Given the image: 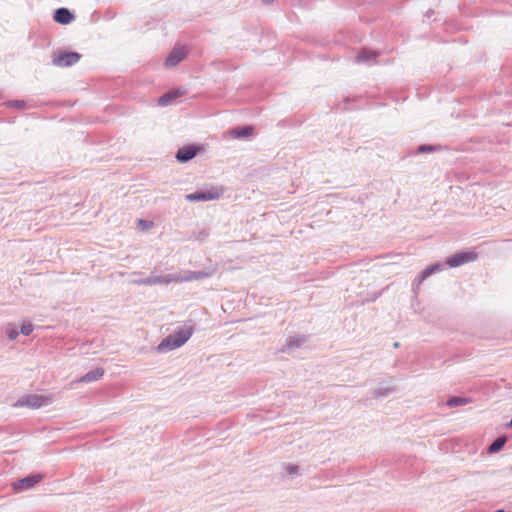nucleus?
<instances>
[{"mask_svg": "<svg viewBox=\"0 0 512 512\" xmlns=\"http://www.w3.org/2000/svg\"><path fill=\"white\" fill-rule=\"evenodd\" d=\"M104 375V370L103 368H96L88 373H86L84 376L80 377L79 379H77L75 382L76 383H81V382H94V381H97L99 380L102 376Z\"/></svg>", "mask_w": 512, "mask_h": 512, "instance_id": "10", "label": "nucleus"}, {"mask_svg": "<svg viewBox=\"0 0 512 512\" xmlns=\"http://www.w3.org/2000/svg\"><path fill=\"white\" fill-rule=\"evenodd\" d=\"M182 93L180 91H170L165 93L158 99V104L161 106L169 105L173 100L181 96Z\"/></svg>", "mask_w": 512, "mask_h": 512, "instance_id": "12", "label": "nucleus"}, {"mask_svg": "<svg viewBox=\"0 0 512 512\" xmlns=\"http://www.w3.org/2000/svg\"><path fill=\"white\" fill-rule=\"evenodd\" d=\"M187 51L185 48L174 49L166 58L165 65L167 67H174L180 63L186 56Z\"/></svg>", "mask_w": 512, "mask_h": 512, "instance_id": "8", "label": "nucleus"}, {"mask_svg": "<svg viewBox=\"0 0 512 512\" xmlns=\"http://www.w3.org/2000/svg\"><path fill=\"white\" fill-rule=\"evenodd\" d=\"M52 401L53 399L51 395L28 394L19 398L14 406L37 409L42 406L51 404Z\"/></svg>", "mask_w": 512, "mask_h": 512, "instance_id": "2", "label": "nucleus"}, {"mask_svg": "<svg viewBox=\"0 0 512 512\" xmlns=\"http://www.w3.org/2000/svg\"><path fill=\"white\" fill-rule=\"evenodd\" d=\"M223 195V189L220 187H213L206 191H197L194 193L187 194L185 199L189 202L196 201H211L217 200Z\"/></svg>", "mask_w": 512, "mask_h": 512, "instance_id": "3", "label": "nucleus"}, {"mask_svg": "<svg viewBox=\"0 0 512 512\" xmlns=\"http://www.w3.org/2000/svg\"><path fill=\"white\" fill-rule=\"evenodd\" d=\"M154 285H169L175 283L174 274L153 276Z\"/></svg>", "mask_w": 512, "mask_h": 512, "instance_id": "14", "label": "nucleus"}, {"mask_svg": "<svg viewBox=\"0 0 512 512\" xmlns=\"http://www.w3.org/2000/svg\"><path fill=\"white\" fill-rule=\"evenodd\" d=\"M175 283L190 282L193 281V271L187 270L182 273H175Z\"/></svg>", "mask_w": 512, "mask_h": 512, "instance_id": "16", "label": "nucleus"}, {"mask_svg": "<svg viewBox=\"0 0 512 512\" xmlns=\"http://www.w3.org/2000/svg\"><path fill=\"white\" fill-rule=\"evenodd\" d=\"M286 472L289 475H296L299 473V467L297 465H288L286 467Z\"/></svg>", "mask_w": 512, "mask_h": 512, "instance_id": "23", "label": "nucleus"}, {"mask_svg": "<svg viewBox=\"0 0 512 512\" xmlns=\"http://www.w3.org/2000/svg\"><path fill=\"white\" fill-rule=\"evenodd\" d=\"M478 255L474 251L459 252L446 260V264L451 267H459L469 262H473L477 259Z\"/></svg>", "mask_w": 512, "mask_h": 512, "instance_id": "4", "label": "nucleus"}, {"mask_svg": "<svg viewBox=\"0 0 512 512\" xmlns=\"http://www.w3.org/2000/svg\"><path fill=\"white\" fill-rule=\"evenodd\" d=\"M198 152V147L195 145H189L183 148H180L176 153V159L181 162L185 163L191 160L196 156Z\"/></svg>", "mask_w": 512, "mask_h": 512, "instance_id": "7", "label": "nucleus"}, {"mask_svg": "<svg viewBox=\"0 0 512 512\" xmlns=\"http://www.w3.org/2000/svg\"><path fill=\"white\" fill-rule=\"evenodd\" d=\"M143 279H144V285L145 286H152V285H154L153 276H149V277H146V278H143Z\"/></svg>", "mask_w": 512, "mask_h": 512, "instance_id": "26", "label": "nucleus"}, {"mask_svg": "<svg viewBox=\"0 0 512 512\" xmlns=\"http://www.w3.org/2000/svg\"><path fill=\"white\" fill-rule=\"evenodd\" d=\"M42 479L41 474L27 476L13 483V488L16 491H25L27 489L32 488Z\"/></svg>", "mask_w": 512, "mask_h": 512, "instance_id": "6", "label": "nucleus"}, {"mask_svg": "<svg viewBox=\"0 0 512 512\" xmlns=\"http://www.w3.org/2000/svg\"><path fill=\"white\" fill-rule=\"evenodd\" d=\"M13 105H14V106H16V107H19V108H20V107H23V106H24V102H22V101H15V102L13 103Z\"/></svg>", "mask_w": 512, "mask_h": 512, "instance_id": "28", "label": "nucleus"}, {"mask_svg": "<svg viewBox=\"0 0 512 512\" xmlns=\"http://www.w3.org/2000/svg\"><path fill=\"white\" fill-rule=\"evenodd\" d=\"M209 277V274L203 271H193V281Z\"/></svg>", "mask_w": 512, "mask_h": 512, "instance_id": "22", "label": "nucleus"}, {"mask_svg": "<svg viewBox=\"0 0 512 512\" xmlns=\"http://www.w3.org/2000/svg\"><path fill=\"white\" fill-rule=\"evenodd\" d=\"M287 345L288 347L292 348V347H298L301 345V340L299 339H289L288 342H287Z\"/></svg>", "mask_w": 512, "mask_h": 512, "instance_id": "24", "label": "nucleus"}, {"mask_svg": "<svg viewBox=\"0 0 512 512\" xmlns=\"http://www.w3.org/2000/svg\"><path fill=\"white\" fill-rule=\"evenodd\" d=\"M80 59V54L77 52H65L53 59V64L60 67H68L77 63Z\"/></svg>", "mask_w": 512, "mask_h": 512, "instance_id": "5", "label": "nucleus"}, {"mask_svg": "<svg viewBox=\"0 0 512 512\" xmlns=\"http://www.w3.org/2000/svg\"><path fill=\"white\" fill-rule=\"evenodd\" d=\"M138 225L142 227V229H150L153 224L151 222H147L145 220L140 219L138 221Z\"/></svg>", "mask_w": 512, "mask_h": 512, "instance_id": "25", "label": "nucleus"}, {"mask_svg": "<svg viewBox=\"0 0 512 512\" xmlns=\"http://www.w3.org/2000/svg\"><path fill=\"white\" fill-rule=\"evenodd\" d=\"M393 391L392 388L380 386L375 389L372 393L373 398L385 397L388 396Z\"/></svg>", "mask_w": 512, "mask_h": 512, "instance_id": "19", "label": "nucleus"}, {"mask_svg": "<svg viewBox=\"0 0 512 512\" xmlns=\"http://www.w3.org/2000/svg\"><path fill=\"white\" fill-rule=\"evenodd\" d=\"M134 283L138 284V285H144V279L136 280V281H134Z\"/></svg>", "mask_w": 512, "mask_h": 512, "instance_id": "29", "label": "nucleus"}, {"mask_svg": "<svg viewBox=\"0 0 512 512\" xmlns=\"http://www.w3.org/2000/svg\"><path fill=\"white\" fill-rule=\"evenodd\" d=\"M506 442V438L505 437H499L497 438L488 448V451L490 453H496L498 451H500L504 444Z\"/></svg>", "mask_w": 512, "mask_h": 512, "instance_id": "17", "label": "nucleus"}, {"mask_svg": "<svg viewBox=\"0 0 512 512\" xmlns=\"http://www.w3.org/2000/svg\"><path fill=\"white\" fill-rule=\"evenodd\" d=\"M377 54L369 49H362L356 57L357 62H368L375 59Z\"/></svg>", "mask_w": 512, "mask_h": 512, "instance_id": "15", "label": "nucleus"}, {"mask_svg": "<svg viewBox=\"0 0 512 512\" xmlns=\"http://www.w3.org/2000/svg\"><path fill=\"white\" fill-rule=\"evenodd\" d=\"M193 334L192 327L180 329L163 339L157 346V351L164 353L181 347Z\"/></svg>", "mask_w": 512, "mask_h": 512, "instance_id": "1", "label": "nucleus"}, {"mask_svg": "<svg viewBox=\"0 0 512 512\" xmlns=\"http://www.w3.org/2000/svg\"><path fill=\"white\" fill-rule=\"evenodd\" d=\"M470 402V400L468 398H463V397H451L448 399L447 401V405L449 407H457V406H462V405H466Z\"/></svg>", "mask_w": 512, "mask_h": 512, "instance_id": "18", "label": "nucleus"}, {"mask_svg": "<svg viewBox=\"0 0 512 512\" xmlns=\"http://www.w3.org/2000/svg\"><path fill=\"white\" fill-rule=\"evenodd\" d=\"M73 18V14L66 8H59L54 14V20L60 24H69Z\"/></svg>", "mask_w": 512, "mask_h": 512, "instance_id": "9", "label": "nucleus"}, {"mask_svg": "<svg viewBox=\"0 0 512 512\" xmlns=\"http://www.w3.org/2000/svg\"><path fill=\"white\" fill-rule=\"evenodd\" d=\"M253 128L251 126H245L242 128L232 129L230 134L233 138H245L252 134Z\"/></svg>", "mask_w": 512, "mask_h": 512, "instance_id": "13", "label": "nucleus"}, {"mask_svg": "<svg viewBox=\"0 0 512 512\" xmlns=\"http://www.w3.org/2000/svg\"><path fill=\"white\" fill-rule=\"evenodd\" d=\"M495 512H505V511L500 509V510H496Z\"/></svg>", "mask_w": 512, "mask_h": 512, "instance_id": "30", "label": "nucleus"}, {"mask_svg": "<svg viewBox=\"0 0 512 512\" xmlns=\"http://www.w3.org/2000/svg\"><path fill=\"white\" fill-rule=\"evenodd\" d=\"M442 270V266L439 263L433 264L430 267L426 268L422 271V273L417 278V284L420 285L427 277L432 275L435 272H439Z\"/></svg>", "mask_w": 512, "mask_h": 512, "instance_id": "11", "label": "nucleus"}, {"mask_svg": "<svg viewBox=\"0 0 512 512\" xmlns=\"http://www.w3.org/2000/svg\"><path fill=\"white\" fill-rule=\"evenodd\" d=\"M433 150V147L432 146H427V145H421L419 148H418V151L423 153V152H427V151H432Z\"/></svg>", "mask_w": 512, "mask_h": 512, "instance_id": "27", "label": "nucleus"}, {"mask_svg": "<svg viewBox=\"0 0 512 512\" xmlns=\"http://www.w3.org/2000/svg\"><path fill=\"white\" fill-rule=\"evenodd\" d=\"M34 330V326L30 321H25L21 325L20 333L29 336Z\"/></svg>", "mask_w": 512, "mask_h": 512, "instance_id": "20", "label": "nucleus"}, {"mask_svg": "<svg viewBox=\"0 0 512 512\" xmlns=\"http://www.w3.org/2000/svg\"><path fill=\"white\" fill-rule=\"evenodd\" d=\"M5 332L10 340H15L19 335L18 330L10 324L5 327Z\"/></svg>", "mask_w": 512, "mask_h": 512, "instance_id": "21", "label": "nucleus"}]
</instances>
